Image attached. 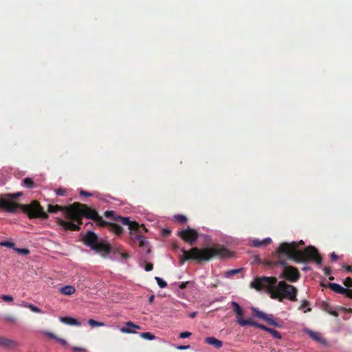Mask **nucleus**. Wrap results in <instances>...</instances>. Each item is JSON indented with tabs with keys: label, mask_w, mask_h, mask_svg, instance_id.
<instances>
[{
	"label": "nucleus",
	"mask_w": 352,
	"mask_h": 352,
	"mask_svg": "<svg viewBox=\"0 0 352 352\" xmlns=\"http://www.w3.org/2000/svg\"><path fill=\"white\" fill-rule=\"evenodd\" d=\"M250 286L256 290L266 289L272 299H278L282 302L284 299H289L295 302L298 289L293 285L285 281L277 283L275 277L262 276L257 277L250 283Z\"/></svg>",
	"instance_id": "1"
},
{
	"label": "nucleus",
	"mask_w": 352,
	"mask_h": 352,
	"mask_svg": "<svg viewBox=\"0 0 352 352\" xmlns=\"http://www.w3.org/2000/svg\"><path fill=\"white\" fill-rule=\"evenodd\" d=\"M304 244L302 240H300L299 242L282 243L277 252L278 254L287 255L290 259L296 263H306L309 261H314L318 265H320L322 261V257L318 253V250L311 245L306 247L303 250H299V245H302Z\"/></svg>",
	"instance_id": "2"
},
{
	"label": "nucleus",
	"mask_w": 352,
	"mask_h": 352,
	"mask_svg": "<svg viewBox=\"0 0 352 352\" xmlns=\"http://www.w3.org/2000/svg\"><path fill=\"white\" fill-rule=\"evenodd\" d=\"M183 257L179 259L180 265H183L186 261L195 260L199 263L208 261L214 257L226 258L231 256V253L225 247L215 245L211 248L199 249L192 248L189 251L182 249Z\"/></svg>",
	"instance_id": "3"
},
{
	"label": "nucleus",
	"mask_w": 352,
	"mask_h": 352,
	"mask_svg": "<svg viewBox=\"0 0 352 352\" xmlns=\"http://www.w3.org/2000/svg\"><path fill=\"white\" fill-rule=\"evenodd\" d=\"M22 195L23 192H17L16 193L3 194L2 197L3 199H6L8 202L15 204L14 212H16L18 209H21L23 212L26 214L30 219H48L47 214L44 211L43 208L38 201L34 200L28 204H21L14 201Z\"/></svg>",
	"instance_id": "4"
},
{
	"label": "nucleus",
	"mask_w": 352,
	"mask_h": 352,
	"mask_svg": "<svg viewBox=\"0 0 352 352\" xmlns=\"http://www.w3.org/2000/svg\"><path fill=\"white\" fill-rule=\"evenodd\" d=\"M84 244L91 250L101 254L102 257H107L111 251V245L103 241H100L98 235L92 232L88 231L82 237Z\"/></svg>",
	"instance_id": "5"
},
{
	"label": "nucleus",
	"mask_w": 352,
	"mask_h": 352,
	"mask_svg": "<svg viewBox=\"0 0 352 352\" xmlns=\"http://www.w3.org/2000/svg\"><path fill=\"white\" fill-rule=\"evenodd\" d=\"M78 208L82 214L83 217L87 219L95 221L98 225L100 227H103L104 224L107 223V221L102 219V218L98 214L96 210L90 208L85 204H80L79 202H75L69 205V214L74 216L77 214L76 209Z\"/></svg>",
	"instance_id": "6"
},
{
	"label": "nucleus",
	"mask_w": 352,
	"mask_h": 352,
	"mask_svg": "<svg viewBox=\"0 0 352 352\" xmlns=\"http://www.w3.org/2000/svg\"><path fill=\"white\" fill-rule=\"evenodd\" d=\"M278 257V261L275 263V265L284 266L280 278H285L292 283L298 280L300 277V274L298 269L293 266H287L285 259L281 258V254H279Z\"/></svg>",
	"instance_id": "7"
},
{
	"label": "nucleus",
	"mask_w": 352,
	"mask_h": 352,
	"mask_svg": "<svg viewBox=\"0 0 352 352\" xmlns=\"http://www.w3.org/2000/svg\"><path fill=\"white\" fill-rule=\"evenodd\" d=\"M178 236L185 242L193 245L199 237L198 232L189 227L187 229L180 230Z\"/></svg>",
	"instance_id": "8"
},
{
	"label": "nucleus",
	"mask_w": 352,
	"mask_h": 352,
	"mask_svg": "<svg viewBox=\"0 0 352 352\" xmlns=\"http://www.w3.org/2000/svg\"><path fill=\"white\" fill-rule=\"evenodd\" d=\"M252 311L254 314L255 316L265 320L267 322L268 324L276 327H280V324H278L274 318L272 314H267L260 310H258L256 308H252Z\"/></svg>",
	"instance_id": "9"
},
{
	"label": "nucleus",
	"mask_w": 352,
	"mask_h": 352,
	"mask_svg": "<svg viewBox=\"0 0 352 352\" xmlns=\"http://www.w3.org/2000/svg\"><path fill=\"white\" fill-rule=\"evenodd\" d=\"M141 226L138 230H130V239L133 243H138L140 247H144L147 243L144 236L141 234Z\"/></svg>",
	"instance_id": "10"
},
{
	"label": "nucleus",
	"mask_w": 352,
	"mask_h": 352,
	"mask_svg": "<svg viewBox=\"0 0 352 352\" xmlns=\"http://www.w3.org/2000/svg\"><path fill=\"white\" fill-rule=\"evenodd\" d=\"M113 219L116 221H120L122 225L128 226L129 230H138L139 229V223L136 221H131L128 217L116 216L114 217Z\"/></svg>",
	"instance_id": "11"
},
{
	"label": "nucleus",
	"mask_w": 352,
	"mask_h": 352,
	"mask_svg": "<svg viewBox=\"0 0 352 352\" xmlns=\"http://www.w3.org/2000/svg\"><path fill=\"white\" fill-rule=\"evenodd\" d=\"M136 329H141V327L131 321L125 323V326L120 328V331L124 333H135Z\"/></svg>",
	"instance_id": "12"
},
{
	"label": "nucleus",
	"mask_w": 352,
	"mask_h": 352,
	"mask_svg": "<svg viewBox=\"0 0 352 352\" xmlns=\"http://www.w3.org/2000/svg\"><path fill=\"white\" fill-rule=\"evenodd\" d=\"M243 314H244V313L236 314L237 323L242 327L249 325V326L256 327L257 322H254L252 320V318H248V319H243Z\"/></svg>",
	"instance_id": "13"
},
{
	"label": "nucleus",
	"mask_w": 352,
	"mask_h": 352,
	"mask_svg": "<svg viewBox=\"0 0 352 352\" xmlns=\"http://www.w3.org/2000/svg\"><path fill=\"white\" fill-rule=\"evenodd\" d=\"M58 223L60 226L67 230L78 231L80 229L78 225H76L72 221H64L61 219H58Z\"/></svg>",
	"instance_id": "14"
},
{
	"label": "nucleus",
	"mask_w": 352,
	"mask_h": 352,
	"mask_svg": "<svg viewBox=\"0 0 352 352\" xmlns=\"http://www.w3.org/2000/svg\"><path fill=\"white\" fill-rule=\"evenodd\" d=\"M69 208V206H67L65 208V214H66L67 218L73 221L77 222V223H78L77 225H78L80 226V225L82 224V217H83L80 210H79L78 208H76V212H77L76 216V215L72 216V215H69L68 213ZM74 208L76 209V208Z\"/></svg>",
	"instance_id": "15"
},
{
	"label": "nucleus",
	"mask_w": 352,
	"mask_h": 352,
	"mask_svg": "<svg viewBox=\"0 0 352 352\" xmlns=\"http://www.w3.org/2000/svg\"><path fill=\"white\" fill-rule=\"evenodd\" d=\"M15 204L8 202L3 199L2 195H0V208L10 213H14Z\"/></svg>",
	"instance_id": "16"
},
{
	"label": "nucleus",
	"mask_w": 352,
	"mask_h": 352,
	"mask_svg": "<svg viewBox=\"0 0 352 352\" xmlns=\"http://www.w3.org/2000/svg\"><path fill=\"white\" fill-rule=\"evenodd\" d=\"M0 346L6 349H14L16 348L19 344L14 340L5 337H0Z\"/></svg>",
	"instance_id": "17"
},
{
	"label": "nucleus",
	"mask_w": 352,
	"mask_h": 352,
	"mask_svg": "<svg viewBox=\"0 0 352 352\" xmlns=\"http://www.w3.org/2000/svg\"><path fill=\"white\" fill-rule=\"evenodd\" d=\"M256 328H258L260 329H262L263 331L269 332L274 338H275L276 339H281V338H282L281 334L280 333L279 331H278L274 329L267 327L263 324H260V323L257 322V324L256 325Z\"/></svg>",
	"instance_id": "18"
},
{
	"label": "nucleus",
	"mask_w": 352,
	"mask_h": 352,
	"mask_svg": "<svg viewBox=\"0 0 352 352\" xmlns=\"http://www.w3.org/2000/svg\"><path fill=\"white\" fill-rule=\"evenodd\" d=\"M104 226L107 227L109 231L113 232L117 236L121 235L123 232L122 228L120 225L115 223L107 222V223L104 224L103 227Z\"/></svg>",
	"instance_id": "19"
},
{
	"label": "nucleus",
	"mask_w": 352,
	"mask_h": 352,
	"mask_svg": "<svg viewBox=\"0 0 352 352\" xmlns=\"http://www.w3.org/2000/svg\"><path fill=\"white\" fill-rule=\"evenodd\" d=\"M205 342L209 345L213 346L216 349H220L223 346V342L221 340L212 336L206 338Z\"/></svg>",
	"instance_id": "20"
},
{
	"label": "nucleus",
	"mask_w": 352,
	"mask_h": 352,
	"mask_svg": "<svg viewBox=\"0 0 352 352\" xmlns=\"http://www.w3.org/2000/svg\"><path fill=\"white\" fill-rule=\"evenodd\" d=\"M60 321L62 322L64 324H68V325H72V326H80L81 323L76 318L69 317V316H65V317H60Z\"/></svg>",
	"instance_id": "21"
},
{
	"label": "nucleus",
	"mask_w": 352,
	"mask_h": 352,
	"mask_svg": "<svg viewBox=\"0 0 352 352\" xmlns=\"http://www.w3.org/2000/svg\"><path fill=\"white\" fill-rule=\"evenodd\" d=\"M272 243L271 238H265L263 240L254 239L252 241V244L254 247L260 248L263 246H267Z\"/></svg>",
	"instance_id": "22"
},
{
	"label": "nucleus",
	"mask_w": 352,
	"mask_h": 352,
	"mask_svg": "<svg viewBox=\"0 0 352 352\" xmlns=\"http://www.w3.org/2000/svg\"><path fill=\"white\" fill-rule=\"evenodd\" d=\"M329 287L331 290L339 294H343L346 291V288L342 287L341 285L337 283H329Z\"/></svg>",
	"instance_id": "23"
},
{
	"label": "nucleus",
	"mask_w": 352,
	"mask_h": 352,
	"mask_svg": "<svg viewBox=\"0 0 352 352\" xmlns=\"http://www.w3.org/2000/svg\"><path fill=\"white\" fill-rule=\"evenodd\" d=\"M305 332L313 340H316V341H317L318 342H321V343L324 342L323 339L321 338L320 334L318 332H316V331H314L310 330V329H306Z\"/></svg>",
	"instance_id": "24"
},
{
	"label": "nucleus",
	"mask_w": 352,
	"mask_h": 352,
	"mask_svg": "<svg viewBox=\"0 0 352 352\" xmlns=\"http://www.w3.org/2000/svg\"><path fill=\"white\" fill-rule=\"evenodd\" d=\"M67 206H61L59 205H48L47 211L50 213H56L59 211H64L65 212V208Z\"/></svg>",
	"instance_id": "25"
},
{
	"label": "nucleus",
	"mask_w": 352,
	"mask_h": 352,
	"mask_svg": "<svg viewBox=\"0 0 352 352\" xmlns=\"http://www.w3.org/2000/svg\"><path fill=\"white\" fill-rule=\"evenodd\" d=\"M76 289L74 286L66 285L60 289V293L64 295L70 296L74 294Z\"/></svg>",
	"instance_id": "26"
},
{
	"label": "nucleus",
	"mask_w": 352,
	"mask_h": 352,
	"mask_svg": "<svg viewBox=\"0 0 352 352\" xmlns=\"http://www.w3.org/2000/svg\"><path fill=\"white\" fill-rule=\"evenodd\" d=\"M231 306L232 307L234 313L236 314L244 313V309L239 305V304L235 301L231 302Z\"/></svg>",
	"instance_id": "27"
},
{
	"label": "nucleus",
	"mask_w": 352,
	"mask_h": 352,
	"mask_svg": "<svg viewBox=\"0 0 352 352\" xmlns=\"http://www.w3.org/2000/svg\"><path fill=\"white\" fill-rule=\"evenodd\" d=\"M22 184L28 188H33L34 187V181L30 177H25L23 179Z\"/></svg>",
	"instance_id": "28"
},
{
	"label": "nucleus",
	"mask_w": 352,
	"mask_h": 352,
	"mask_svg": "<svg viewBox=\"0 0 352 352\" xmlns=\"http://www.w3.org/2000/svg\"><path fill=\"white\" fill-rule=\"evenodd\" d=\"M242 270H243V268L230 270L226 272L225 276L227 278H231V277L234 276V275L241 272Z\"/></svg>",
	"instance_id": "29"
},
{
	"label": "nucleus",
	"mask_w": 352,
	"mask_h": 352,
	"mask_svg": "<svg viewBox=\"0 0 352 352\" xmlns=\"http://www.w3.org/2000/svg\"><path fill=\"white\" fill-rule=\"evenodd\" d=\"M324 310L329 313L330 315H332L335 317H338V313L336 311V310H333V307L327 304H326L324 305Z\"/></svg>",
	"instance_id": "30"
},
{
	"label": "nucleus",
	"mask_w": 352,
	"mask_h": 352,
	"mask_svg": "<svg viewBox=\"0 0 352 352\" xmlns=\"http://www.w3.org/2000/svg\"><path fill=\"white\" fill-rule=\"evenodd\" d=\"M140 336L142 338L148 340H153L155 338V336L150 332L141 333Z\"/></svg>",
	"instance_id": "31"
},
{
	"label": "nucleus",
	"mask_w": 352,
	"mask_h": 352,
	"mask_svg": "<svg viewBox=\"0 0 352 352\" xmlns=\"http://www.w3.org/2000/svg\"><path fill=\"white\" fill-rule=\"evenodd\" d=\"M87 323L91 326L92 327H104V323L102 322H98L94 319H89L87 321Z\"/></svg>",
	"instance_id": "32"
},
{
	"label": "nucleus",
	"mask_w": 352,
	"mask_h": 352,
	"mask_svg": "<svg viewBox=\"0 0 352 352\" xmlns=\"http://www.w3.org/2000/svg\"><path fill=\"white\" fill-rule=\"evenodd\" d=\"M25 307H28L33 312H35V313H41V309L40 308H38V307L32 305V304H28V303H26L25 305H24Z\"/></svg>",
	"instance_id": "33"
},
{
	"label": "nucleus",
	"mask_w": 352,
	"mask_h": 352,
	"mask_svg": "<svg viewBox=\"0 0 352 352\" xmlns=\"http://www.w3.org/2000/svg\"><path fill=\"white\" fill-rule=\"evenodd\" d=\"M175 219L177 221L182 224H184L187 221V218L186 217V216L182 214H177L175 216Z\"/></svg>",
	"instance_id": "34"
},
{
	"label": "nucleus",
	"mask_w": 352,
	"mask_h": 352,
	"mask_svg": "<svg viewBox=\"0 0 352 352\" xmlns=\"http://www.w3.org/2000/svg\"><path fill=\"white\" fill-rule=\"evenodd\" d=\"M155 279L157 281V285H159L160 287L164 288L167 286L166 282L164 281L162 278L160 277H155Z\"/></svg>",
	"instance_id": "35"
},
{
	"label": "nucleus",
	"mask_w": 352,
	"mask_h": 352,
	"mask_svg": "<svg viewBox=\"0 0 352 352\" xmlns=\"http://www.w3.org/2000/svg\"><path fill=\"white\" fill-rule=\"evenodd\" d=\"M4 320L7 322L14 323L16 321V318L12 315H6L3 318Z\"/></svg>",
	"instance_id": "36"
},
{
	"label": "nucleus",
	"mask_w": 352,
	"mask_h": 352,
	"mask_svg": "<svg viewBox=\"0 0 352 352\" xmlns=\"http://www.w3.org/2000/svg\"><path fill=\"white\" fill-rule=\"evenodd\" d=\"M15 250L21 254L27 255L30 253V250L27 248H16Z\"/></svg>",
	"instance_id": "37"
},
{
	"label": "nucleus",
	"mask_w": 352,
	"mask_h": 352,
	"mask_svg": "<svg viewBox=\"0 0 352 352\" xmlns=\"http://www.w3.org/2000/svg\"><path fill=\"white\" fill-rule=\"evenodd\" d=\"M344 285L347 287V288H351L352 287V278H350V277H347L344 281Z\"/></svg>",
	"instance_id": "38"
},
{
	"label": "nucleus",
	"mask_w": 352,
	"mask_h": 352,
	"mask_svg": "<svg viewBox=\"0 0 352 352\" xmlns=\"http://www.w3.org/2000/svg\"><path fill=\"white\" fill-rule=\"evenodd\" d=\"M0 245L7 248H13L14 246V243L10 241H2L0 243Z\"/></svg>",
	"instance_id": "39"
},
{
	"label": "nucleus",
	"mask_w": 352,
	"mask_h": 352,
	"mask_svg": "<svg viewBox=\"0 0 352 352\" xmlns=\"http://www.w3.org/2000/svg\"><path fill=\"white\" fill-rule=\"evenodd\" d=\"M192 333L189 331H184L179 333V338L182 339L189 338Z\"/></svg>",
	"instance_id": "40"
},
{
	"label": "nucleus",
	"mask_w": 352,
	"mask_h": 352,
	"mask_svg": "<svg viewBox=\"0 0 352 352\" xmlns=\"http://www.w3.org/2000/svg\"><path fill=\"white\" fill-rule=\"evenodd\" d=\"M343 295H345L349 298L352 299V289L346 288V291L344 292Z\"/></svg>",
	"instance_id": "41"
},
{
	"label": "nucleus",
	"mask_w": 352,
	"mask_h": 352,
	"mask_svg": "<svg viewBox=\"0 0 352 352\" xmlns=\"http://www.w3.org/2000/svg\"><path fill=\"white\" fill-rule=\"evenodd\" d=\"M1 299L6 302H12L13 300L12 296L9 295H3Z\"/></svg>",
	"instance_id": "42"
},
{
	"label": "nucleus",
	"mask_w": 352,
	"mask_h": 352,
	"mask_svg": "<svg viewBox=\"0 0 352 352\" xmlns=\"http://www.w3.org/2000/svg\"><path fill=\"white\" fill-rule=\"evenodd\" d=\"M111 251L110 253L113 254H120V249L118 247H113L111 245Z\"/></svg>",
	"instance_id": "43"
},
{
	"label": "nucleus",
	"mask_w": 352,
	"mask_h": 352,
	"mask_svg": "<svg viewBox=\"0 0 352 352\" xmlns=\"http://www.w3.org/2000/svg\"><path fill=\"white\" fill-rule=\"evenodd\" d=\"M66 190L63 188H58L56 190V193L57 195L63 196L65 195Z\"/></svg>",
	"instance_id": "44"
},
{
	"label": "nucleus",
	"mask_w": 352,
	"mask_h": 352,
	"mask_svg": "<svg viewBox=\"0 0 352 352\" xmlns=\"http://www.w3.org/2000/svg\"><path fill=\"white\" fill-rule=\"evenodd\" d=\"M153 268V265L152 263H146V265H145V270L146 272H149V271H151Z\"/></svg>",
	"instance_id": "45"
},
{
	"label": "nucleus",
	"mask_w": 352,
	"mask_h": 352,
	"mask_svg": "<svg viewBox=\"0 0 352 352\" xmlns=\"http://www.w3.org/2000/svg\"><path fill=\"white\" fill-rule=\"evenodd\" d=\"M72 351L74 352H85V349L81 347L73 346Z\"/></svg>",
	"instance_id": "46"
},
{
	"label": "nucleus",
	"mask_w": 352,
	"mask_h": 352,
	"mask_svg": "<svg viewBox=\"0 0 352 352\" xmlns=\"http://www.w3.org/2000/svg\"><path fill=\"white\" fill-rule=\"evenodd\" d=\"M309 305V302L307 300H304L302 301V303L300 305V309H303Z\"/></svg>",
	"instance_id": "47"
},
{
	"label": "nucleus",
	"mask_w": 352,
	"mask_h": 352,
	"mask_svg": "<svg viewBox=\"0 0 352 352\" xmlns=\"http://www.w3.org/2000/svg\"><path fill=\"white\" fill-rule=\"evenodd\" d=\"M104 217H107V218H109V217H113L114 216V212L112 211V210H107L104 212Z\"/></svg>",
	"instance_id": "48"
},
{
	"label": "nucleus",
	"mask_w": 352,
	"mask_h": 352,
	"mask_svg": "<svg viewBox=\"0 0 352 352\" xmlns=\"http://www.w3.org/2000/svg\"><path fill=\"white\" fill-rule=\"evenodd\" d=\"M177 349L178 350H185V349H188L190 348V345H179L177 346Z\"/></svg>",
	"instance_id": "49"
},
{
	"label": "nucleus",
	"mask_w": 352,
	"mask_h": 352,
	"mask_svg": "<svg viewBox=\"0 0 352 352\" xmlns=\"http://www.w3.org/2000/svg\"><path fill=\"white\" fill-rule=\"evenodd\" d=\"M330 257L333 261H336L338 260V256L335 254V252L331 253Z\"/></svg>",
	"instance_id": "50"
},
{
	"label": "nucleus",
	"mask_w": 352,
	"mask_h": 352,
	"mask_svg": "<svg viewBox=\"0 0 352 352\" xmlns=\"http://www.w3.org/2000/svg\"><path fill=\"white\" fill-rule=\"evenodd\" d=\"M162 233H163V235H164V236H168V235L170 234V231L169 230H168V229H164H164L162 230Z\"/></svg>",
	"instance_id": "51"
},
{
	"label": "nucleus",
	"mask_w": 352,
	"mask_h": 352,
	"mask_svg": "<svg viewBox=\"0 0 352 352\" xmlns=\"http://www.w3.org/2000/svg\"><path fill=\"white\" fill-rule=\"evenodd\" d=\"M61 344H63V346H66L67 344V342L64 339H62V338H57L56 339Z\"/></svg>",
	"instance_id": "52"
},
{
	"label": "nucleus",
	"mask_w": 352,
	"mask_h": 352,
	"mask_svg": "<svg viewBox=\"0 0 352 352\" xmlns=\"http://www.w3.org/2000/svg\"><path fill=\"white\" fill-rule=\"evenodd\" d=\"M80 195H82V196H86V197H89L91 196V193L87 192V191H85V190H81L80 191Z\"/></svg>",
	"instance_id": "53"
},
{
	"label": "nucleus",
	"mask_w": 352,
	"mask_h": 352,
	"mask_svg": "<svg viewBox=\"0 0 352 352\" xmlns=\"http://www.w3.org/2000/svg\"><path fill=\"white\" fill-rule=\"evenodd\" d=\"M188 284V282H183L179 285V288L183 289L186 287L187 285Z\"/></svg>",
	"instance_id": "54"
},
{
	"label": "nucleus",
	"mask_w": 352,
	"mask_h": 352,
	"mask_svg": "<svg viewBox=\"0 0 352 352\" xmlns=\"http://www.w3.org/2000/svg\"><path fill=\"white\" fill-rule=\"evenodd\" d=\"M120 254H121V256H122V258L126 259V258H128L129 257V255L127 253H123V252H120Z\"/></svg>",
	"instance_id": "55"
},
{
	"label": "nucleus",
	"mask_w": 352,
	"mask_h": 352,
	"mask_svg": "<svg viewBox=\"0 0 352 352\" xmlns=\"http://www.w3.org/2000/svg\"><path fill=\"white\" fill-rule=\"evenodd\" d=\"M331 270L330 267H325L324 268V273H325V274L329 275V274H331Z\"/></svg>",
	"instance_id": "56"
},
{
	"label": "nucleus",
	"mask_w": 352,
	"mask_h": 352,
	"mask_svg": "<svg viewBox=\"0 0 352 352\" xmlns=\"http://www.w3.org/2000/svg\"><path fill=\"white\" fill-rule=\"evenodd\" d=\"M154 299H155V296L154 295H151L149 298H148V302L150 304H152L154 301Z\"/></svg>",
	"instance_id": "57"
},
{
	"label": "nucleus",
	"mask_w": 352,
	"mask_h": 352,
	"mask_svg": "<svg viewBox=\"0 0 352 352\" xmlns=\"http://www.w3.org/2000/svg\"><path fill=\"white\" fill-rule=\"evenodd\" d=\"M47 336L51 338L57 339L56 336L52 333H48Z\"/></svg>",
	"instance_id": "58"
},
{
	"label": "nucleus",
	"mask_w": 352,
	"mask_h": 352,
	"mask_svg": "<svg viewBox=\"0 0 352 352\" xmlns=\"http://www.w3.org/2000/svg\"><path fill=\"white\" fill-rule=\"evenodd\" d=\"M344 268L346 271L352 272V267L351 266L346 265L344 266Z\"/></svg>",
	"instance_id": "59"
},
{
	"label": "nucleus",
	"mask_w": 352,
	"mask_h": 352,
	"mask_svg": "<svg viewBox=\"0 0 352 352\" xmlns=\"http://www.w3.org/2000/svg\"><path fill=\"white\" fill-rule=\"evenodd\" d=\"M197 314V312H192V313L190 314L189 316L191 318H193L196 316Z\"/></svg>",
	"instance_id": "60"
},
{
	"label": "nucleus",
	"mask_w": 352,
	"mask_h": 352,
	"mask_svg": "<svg viewBox=\"0 0 352 352\" xmlns=\"http://www.w3.org/2000/svg\"><path fill=\"white\" fill-rule=\"evenodd\" d=\"M303 271H307L309 270V267H304L302 269Z\"/></svg>",
	"instance_id": "61"
},
{
	"label": "nucleus",
	"mask_w": 352,
	"mask_h": 352,
	"mask_svg": "<svg viewBox=\"0 0 352 352\" xmlns=\"http://www.w3.org/2000/svg\"><path fill=\"white\" fill-rule=\"evenodd\" d=\"M309 311H311V308H308L306 311H305V312Z\"/></svg>",
	"instance_id": "62"
},
{
	"label": "nucleus",
	"mask_w": 352,
	"mask_h": 352,
	"mask_svg": "<svg viewBox=\"0 0 352 352\" xmlns=\"http://www.w3.org/2000/svg\"><path fill=\"white\" fill-rule=\"evenodd\" d=\"M333 279H334V278L333 276L329 277V280H332Z\"/></svg>",
	"instance_id": "63"
},
{
	"label": "nucleus",
	"mask_w": 352,
	"mask_h": 352,
	"mask_svg": "<svg viewBox=\"0 0 352 352\" xmlns=\"http://www.w3.org/2000/svg\"><path fill=\"white\" fill-rule=\"evenodd\" d=\"M142 228H143V230H144L145 231H146V229L145 228V227H144V226H142Z\"/></svg>",
	"instance_id": "64"
}]
</instances>
